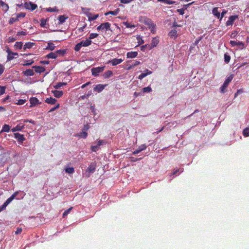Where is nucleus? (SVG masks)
<instances>
[{"label":"nucleus","instance_id":"obj_1","mask_svg":"<svg viewBox=\"0 0 249 249\" xmlns=\"http://www.w3.org/2000/svg\"><path fill=\"white\" fill-rule=\"evenodd\" d=\"M233 78V75L231 74L229 76H228L224 81V83L221 87L220 89V91L222 93H224L226 92L227 90L226 89L228 87L229 83L231 81Z\"/></svg>","mask_w":249,"mask_h":249},{"label":"nucleus","instance_id":"obj_2","mask_svg":"<svg viewBox=\"0 0 249 249\" xmlns=\"http://www.w3.org/2000/svg\"><path fill=\"white\" fill-rule=\"evenodd\" d=\"M143 23L145 25H147L150 29H151V32L152 33L155 32L156 25L153 23L151 19L147 18H144L143 19Z\"/></svg>","mask_w":249,"mask_h":249},{"label":"nucleus","instance_id":"obj_3","mask_svg":"<svg viewBox=\"0 0 249 249\" xmlns=\"http://www.w3.org/2000/svg\"><path fill=\"white\" fill-rule=\"evenodd\" d=\"M96 163L94 162H91L86 170V176L89 177L90 175L93 173L96 169Z\"/></svg>","mask_w":249,"mask_h":249},{"label":"nucleus","instance_id":"obj_4","mask_svg":"<svg viewBox=\"0 0 249 249\" xmlns=\"http://www.w3.org/2000/svg\"><path fill=\"white\" fill-rule=\"evenodd\" d=\"M95 143H96V145H92L90 147V148H91V150L92 152H96L98 149H99V147L104 144H106V142L104 140H98L97 142H95Z\"/></svg>","mask_w":249,"mask_h":249},{"label":"nucleus","instance_id":"obj_5","mask_svg":"<svg viewBox=\"0 0 249 249\" xmlns=\"http://www.w3.org/2000/svg\"><path fill=\"white\" fill-rule=\"evenodd\" d=\"M98 31H103L106 30V31L110 30V24L109 22H105L102 23L97 28Z\"/></svg>","mask_w":249,"mask_h":249},{"label":"nucleus","instance_id":"obj_6","mask_svg":"<svg viewBox=\"0 0 249 249\" xmlns=\"http://www.w3.org/2000/svg\"><path fill=\"white\" fill-rule=\"evenodd\" d=\"M14 137L17 140L18 143L21 144L25 140V138L23 135L19 133H15L14 134Z\"/></svg>","mask_w":249,"mask_h":249},{"label":"nucleus","instance_id":"obj_7","mask_svg":"<svg viewBox=\"0 0 249 249\" xmlns=\"http://www.w3.org/2000/svg\"><path fill=\"white\" fill-rule=\"evenodd\" d=\"M104 70V67H96V68H93L91 69V72L92 74L95 76H97L98 75V74L101 72H102Z\"/></svg>","mask_w":249,"mask_h":249},{"label":"nucleus","instance_id":"obj_8","mask_svg":"<svg viewBox=\"0 0 249 249\" xmlns=\"http://www.w3.org/2000/svg\"><path fill=\"white\" fill-rule=\"evenodd\" d=\"M24 7L26 9L30 10L31 11H33L35 10L37 8V5L36 4L33 3V2H25L24 3Z\"/></svg>","mask_w":249,"mask_h":249},{"label":"nucleus","instance_id":"obj_9","mask_svg":"<svg viewBox=\"0 0 249 249\" xmlns=\"http://www.w3.org/2000/svg\"><path fill=\"white\" fill-rule=\"evenodd\" d=\"M12 195H15V199L18 200L22 199L25 194L23 191H18L15 192Z\"/></svg>","mask_w":249,"mask_h":249},{"label":"nucleus","instance_id":"obj_10","mask_svg":"<svg viewBox=\"0 0 249 249\" xmlns=\"http://www.w3.org/2000/svg\"><path fill=\"white\" fill-rule=\"evenodd\" d=\"M238 16L237 15L231 16L229 17V20L226 22V26L232 25L235 19H237Z\"/></svg>","mask_w":249,"mask_h":249},{"label":"nucleus","instance_id":"obj_11","mask_svg":"<svg viewBox=\"0 0 249 249\" xmlns=\"http://www.w3.org/2000/svg\"><path fill=\"white\" fill-rule=\"evenodd\" d=\"M159 43V39L158 37H153L152 38V41L151 43H150V46H151V48L153 49L154 47H156Z\"/></svg>","mask_w":249,"mask_h":249},{"label":"nucleus","instance_id":"obj_12","mask_svg":"<svg viewBox=\"0 0 249 249\" xmlns=\"http://www.w3.org/2000/svg\"><path fill=\"white\" fill-rule=\"evenodd\" d=\"M152 73V71H151L148 70V69H146L138 77V78L140 80H142L147 75H149Z\"/></svg>","mask_w":249,"mask_h":249},{"label":"nucleus","instance_id":"obj_13","mask_svg":"<svg viewBox=\"0 0 249 249\" xmlns=\"http://www.w3.org/2000/svg\"><path fill=\"white\" fill-rule=\"evenodd\" d=\"M146 147L147 146H146V145L145 144H142V145H140V146H139L138 149H137L136 150H135L133 152V155H137V154H139V153H140L142 150H145L146 149Z\"/></svg>","mask_w":249,"mask_h":249},{"label":"nucleus","instance_id":"obj_14","mask_svg":"<svg viewBox=\"0 0 249 249\" xmlns=\"http://www.w3.org/2000/svg\"><path fill=\"white\" fill-rule=\"evenodd\" d=\"M30 102L31 103L30 107L35 106L36 105L40 103L36 97H31L30 99Z\"/></svg>","mask_w":249,"mask_h":249},{"label":"nucleus","instance_id":"obj_15","mask_svg":"<svg viewBox=\"0 0 249 249\" xmlns=\"http://www.w3.org/2000/svg\"><path fill=\"white\" fill-rule=\"evenodd\" d=\"M24 128V125L23 124H19L17 125L15 127L13 128L12 131L13 132H15L17 131H21Z\"/></svg>","mask_w":249,"mask_h":249},{"label":"nucleus","instance_id":"obj_16","mask_svg":"<svg viewBox=\"0 0 249 249\" xmlns=\"http://www.w3.org/2000/svg\"><path fill=\"white\" fill-rule=\"evenodd\" d=\"M105 88V86L102 84L96 85L94 88L93 89L94 91L98 92L102 91Z\"/></svg>","mask_w":249,"mask_h":249},{"label":"nucleus","instance_id":"obj_17","mask_svg":"<svg viewBox=\"0 0 249 249\" xmlns=\"http://www.w3.org/2000/svg\"><path fill=\"white\" fill-rule=\"evenodd\" d=\"M33 68L35 69L36 72L41 73L45 71V68L41 66H34Z\"/></svg>","mask_w":249,"mask_h":249},{"label":"nucleus","instance_id":"obj_18","mask_svg":"<svg viewBox=\"0 0 249 249\" xmlns=\"http://www.w3.org/2000/svg\"><path fill=\"white\" fill-rule=\"evenodd\" d=\"M68 18L66 15H60L58 17V20L59 21V24H61L64 23L66 21V19Z\"/></svg>","mask_w":249,"mask_h":249},{"label":"nucleus","instance_id":"obj_19","mask_svg":"<svg viewBox=\"0 0 249 249\" xmlns=\"http://www.w3.org/2000/svg\"><path fill=\"white\" fill-rule=\"evenodd\" d=\"M52 93L53 94L54 96L57 98L61 97L63 95V92L62 91L57 90H53Z\"/></svg>","mask_w":249,"mask_h":249},{"label":"nucleus","instance_id":"obj_20","mask_svg":"<svg viewBox=\"0 0 249 249\" xmlns=\"http://www.w3.org/2000/svg\"><path fill=\"white\" fill-rule=\"evenodd\" d=\"M23 74L25 76H33L35 73L32 69H27V70L23 71Z\"/></svg>","mask_w":249,"mask_h":249},{"label":"nucleus","instance_id":"obj_21","mask_svg":"<svg viewBox=\"0 0 249 249\" xmlns=\"http://www.w3.org/2000/svg\"><path fill=\"white\" fill-rule=\"evenodd\" d=\"M87 16L88 17L89 20L91 21L97 19V18L98 17V15H93L91 13H88V14H87Z\"/></svg>","mask_w":249,"mask_h":249},{"label":"nucleus","instance_id":"obj_22","mask_svg":"<svg viewBox=\"0 0 249 249\" xmlns=\"http://www.w3.org/2000/svg\"><path fill=\"white\" fill-rule=\"evenodd\" d=\"M82 47H87L91 44L92 41L89 39L82 40L80 42Z\"/></svg>","mask_w":249,"mask_h":249},{"label":"nucleus","instance_id":"obj_23","mask_svg":"<svg viewBox=\"0 0 249 249\" xmlns=\"http://www.w3.org/2000/svg\"><path fill=\"white\" fill-rule=\"evenodd\" d=\"M76 136L81 138L86 139L88 136V133L86 131L82 130V131L78 133Z\"/></svg>","mask_w":249,"mask_h":249},{"label":"nucleus","instance_id":"obj_24","mask_svg":"<svg viewBox=\"0 0 249 249\" xmlns=\"http://www.w3.org/2000/svg\"><path fill=\"white\" fill-rule=\"evenodd\" d=\"M212 13L217 18L220 19V12L218 11L217 7L214 8L212 10Z\"/></svg>","mask_w":249,"mask_h":249},{"label":"nucleus","instance_id":"obj_25","mask_svg":"<svg viewBox=\"0 0 249 249\" xmlns=\"http://www.w3.org/2000/svg\"><path fill=\"white\" fill-rule=\"evenodd\" d=\"M138 55V52H130L127 53V57L130 58H133L136 57Z\"/></svg>","mask_w":249,"mask_h":249},{"label":"nucleus","instance_id":"obj_26","mask_svg":"<svg viewBox=\"0 0 249 249\" xmlns=\"http://www.w3.org/2000/svg\"><path fill=\"white\" fill-rule=\"evenodd\" d=\"M120 11V9L119 8H117L114 11H109L107 13H105L106 16H107L108 15L111 14L113 16H116L118 15Z\"/></svg>","mask_w":249,"mask_h":249},{"label":"nucleus","instance_id":"obj_27","mask_svg":"<svg viewBox=\"0 0 249 249\" xmlns=\"http://www.w3.org/2000/svg\"><path fill=\"white\" fill-rule=\"evenodd\" d=\"M0 5L2 7L3 10L6 12L9 9V6L2 0L0 1Z\"/></svg>","mask_w":249,"mask_h":249},{"label":"nucleus","instance_id":"obj_28","mask_svg":"<svg viewBox=\"0 0 249 249\" xmlns=\"http://www.w3.org/2000/svg\"><path fill=\"white\" fill-rule=\"evenodd\" d=\"M55 48V46L54 45V44L51 42H49L48 43V45L45 48V49L47 50L53 51L54 50Z\"/></svg>","mask_w":249,"mask_h":249},{"label":"nucleus","instance_id":"obj_29","mask_svg":"<svg viewBox=\"0 0 249 249\" xmlns=\"http://www.w3.org/2000/svg\"><path fill=\"white\" fill-rule=\"evenodd\" d=\"M56 101L57 100L53 98L52 97H50V98H47L45 100L46 103L51 105L55 104Z\"/></svg>","mask_w":249,"mask_h":249},{"label":"nucleus","instance_id":"obj_30","mask_svg":"<svg viewBox=\"0 0 249 249\" xmlns=\"http://www.w3.org/2000/svg\"><path fill=\"white\" fill-rule=\"evenodd\" d=\"M169 36L171 37H174L175 38H176L178 36L177 31L175 29L172 30L169 33Z\"/></svg>","mask_w":249,"mask_h":249},{"label":"nucleus","instance_id":"obj_31","mask_svg":"<svg viewBox=\"0 0 249 249\" xmlns=\"http://www.w3.org/2000/svg\"><path fill=\"white\" fill-rule=\"evenodd\" d=\"M123 61L122 59L114 58L111 60V64L112 66H116L120 64Z\"/></svg>","mask_w":249,"mask_h":249},{"label":"nucleus","instance_id":"obj_32","mask_svg":"<svg viewBox=\"0 0 249 249\" xmlns=\"http://www.w3.org/2000/svg\"><path fill=\"white\" fill-rule=\"evenodd\" d=\"M55 53L57 54V57L58 56H63L65 54L66 50L65 49L59 50L55 51Z\"/></svg>","mask_w":249,"mask_h":249},{"label":"nucleus","instance_id":"obj_33","mask_svg":"<svg viewBox=\"0 0 249 249\" xmlns=\"http://www.w3.org/2000/svg\"><path fill=\"white\" fill-rule=\"evenodd\" d=\"M35 45L34 43L28 42L25 43L23 49L25 51L27 49H30L33 47V46Z\"/></svg>","mask_w":249,"mask_h":249},{"label":"nucleus","instance_id":"obj_34","mask_svg":"<svg viewBox=\"0 0 249 249\" xmlns=\"http://www.w3.org/2000/svg\"><path fill=\"white\" fill-rule=\"evenodd\" d=\"M46 57L48 59H55L57 57V54L55 52H51L46 55Z\"/></svg>","mask_w":249,"mask_h":249},{"label":"nucleus","instance_id":"obj_35","mask_svg":"<svg viewBox=\"0 0 249 249\" xmlns=\"http://www.w3.org/2000/svg\"><path fill=\"white\" fill-rule=\"evenodd\" d=\"M152 91V89L150 86H148L147 87H145L142 88V90L141 91L142 93V95H143L144 93H149Z\"/></svg>","mask_w":249,"mask_h":249},{"label":"nucleus","instance_id":"obj_36","mask_svg":"<svg viewBox=\"0 0 249 249\" xmlns=\"http://www.w3.org/2000/svg\"><path fill=\"white\" fill-rule=\"evenodd\" d=\"M10 129V126L6 124H4L2 127V128L1 130L0 131V133H2L3 132H8L9 131Z\"/></svg>","mask_w":249,"mask_h":249},{"label":"nucleus","instance_id":"obj_37","mask_svg":"<svg viewBox=\"0 0 249 249\" xmlns=\"http://www.w3.org/2000/svg\"><path fill=\"white\" fill-rule=\"evenodd\" d=\"M66 83L58 82L55 85H54L53 87L56 89H59L62 86L66 85Z\"/></svg>","mask_w":249,"mask_h":249},{"label":"nucleus","instance_id":"obj_38","mask_svg":"<svg viewBox=\"0 0 249 249\" xmlns=\"http://www.w3.org/2000/svg\"><path fill=\"white\" fill-rule=\"evenodd\" d=\"M151 49V46H150L149 44H146L141 47V50L142 51H145L146 50H150Z\"/></svg>","mask_w":249,"mask_h":249},{"label":"nucleus","instance_id":"obj_39","mask_svg":"<svg viewBox=\"0 0 249 249\" xmlns=\"http://www.w3.org/2000/svg\"><path fill=\"white\" fill-rule=\"evenodd\" d=\"M112 74H113L112 71L108 70V71H106L104 73L103 76L105 78H109V77H111L112 75Z\"/></svg>","mask_w":249,"mask_h":249},{"label":"nucleus","instance_id":"obj_40","mask_svg":"<svg viewBox=\"0 0 249 249\" xmlns=\"http://www.w3.org/2000/svg\"><path fill=\"white\" fill-rule=\"evenodd\" d=\"M23 46V43L22 42H16L14 47L16 49H21Z\"/></svg>","mask_w":249,"mask_h":249},{"label":"nucleus","instance_id":"obj_41","mask_svg":"<svg viewBox=\"0 0 249 249\" xmlns=\"http://www.w3.org/2000/svg\"><path fill=\"white\" fill-rule=\"evenodd\" d=\"M48 18H42L41 19V23H40V26L41 27H44V28H46V23L48 21Z\"/></svg>","mask_w":249,"mask_h":249},{"label":"nucleus","instance_id":"obj_42","mask_svg":"<svg viewBox=\"0 0 249 249\" xmlns=\"http://www.w3.org/2000/svg\"><path fill=\"white\" fill-rule=\"evenodd\" d=\"M65 171L67 173L71 174L74 173V169L73 167H67L65 169Z\"/></svg>","mask_w":249,"mask_h":249},{"label":"nucleus","instance_id":"obj_43","mask_svg":"<svg viewBox=\"0 0 249 249\" xmlns=\"http://www.w3.org/2000/svg\"><path fill=\"white\" fill-rule=\"evenodd\" d=\"M158 1L162 2L167 4H173L176 3V1L171 0H158Z\"/></svg>","mask_w":249,"mask_h":249},{"label":"nucleus","instance_id":"obj_44","mask_svg":"<svg viewBox=\"0 0 249 249\" xmlns=\"http://www.w3.org/2000/svg\"><path fill=\"white\" fill-rule=\"evenodd\" d=\"M15 199V195H12L10 197H9L4 203L7 206L11 202V201Z\"/></svg>","mask_w":249,"mask_h":249},{"label":"nucleus","instance_id":"obj_45","mask_svg":"<svg viewBox=\"0 0 249 249\" xmlns=\"http://www.w3.org/2000/svg\"><path fill=\"white\" fill-rule=\"evenodd\" d=\"M231 59V56L227 53L224 54V61L226 63H229Z\"/></svg>","mask_w":249,"mask_h":249},{"label":"nucleus","instance_id":"obj_46","mask_svg":"<svg viewBox=\"0 0 249 249\" xmlns=\"http://www.w3.org/2000/svg\"><path fill=\"white\" fill-rule=\"evenodd\" d=\"M46 11L50 12H57L58 9L56 8V7H54L53 8H47L46 9Z\"/></svg>","mask_w":249,"mask_h":249},{"label":"nucleus","instance_id":"obj_47","mask_svg":"<svg viewBox=\"0 0 249 249\" xmlns=\"http://www.w3.org/2000/svg\"><path fill=\"white\" fill-rule=\"evenodd\" d=\"M98 36V34L96 33H91L89 37V39L90 40L96 38Z\"/></svg>","mask_w":249,"mask_h":249},{"label":"nucleus","instance_id":"obj_48","mask_svg":"<svg viewBox=\"0 0 249 249\" xmlns=\"http://www.w3.org/2000/svg\"><path fill=\"white\" fill-rule=\"evenodd\" d=\"M82 47L81 43L79 42L75 46L74 49L76 52H78Z\"/></svg>","mask_w":249,"mask_h":249},{"label":"nucleus","instance_id":"obj_49","mask_svg":"<svg viewBox=\"0 0 249 249\" xmlns=\"http://www.w3.org/2000/svg\"><path fill=\"white\" fill-rule=\"evenodd\" d=\"M26 63L23 64V66H29L31 65H32L34 63V61L32 60H25Z\"/></svg>","mask_w":249,"mask_h":249},{"label":"nucleus","instance_id":"obj_50","mask_svg":"<svg viewBox=\"0 0 249 249\" xmlns=\"http://www.w3.org/2000/svg\"><path fill=\"white\" fill-rule=\"evenodd\" d=\"M18 18H17V17H16V18H11L9 20V24H13L16 21H18Z\"/></svg>","mask_w":249,"mask_h":249},{"label":"nucleus","instance_id":"obj_51","mask_svg":"<svg viewBox=\"0 0 249 249\" xmlns=\"http://www.w3.org/2000/svg\"><path fill=\"white\" fill-rule=\"evenodd\" d=\"M72 209V207H71L66 211H65L63 213V217H65V216H66L70 213Z\"/></svg>","mask_w":249,"mask_h":249},{"label":"nucleus","instance_id":"obj_52","mask_svg":"<svg viewBox=\"0 0 249 249\" xmlns=\"http://www.w3.org/2000/svg\"><path fill=\"white\" fill-rule=\"evenodd\" d=\"M90 111L92 113V115L95 116L96 115V111H95L94 106H92L91 105L90 107Z\"/></svg>","mask_w":249,"mask_h":249},{"label":"nucleus","instance_id":"obj_53","mask_svg":"<svg viewBox=\"0 0 249 249\" xmlns=\"http://www.w3.org/2000/svg\"><path fill=\"white\" fill-rule=\"evenodd\" d=\"M123 24L125 26V27L126 28H134L135 27V26L134 25H131L129 23H128V22H124Z\"/></svg>","mask_w":249,"mask_h":249},{"label":"nucleus","instance_id":"obj_54","mask_svg":"<svg viewBox=\"0 0 249 249\" xmlns=\"http://www.w3.org/2000/svg\"><path fill=\"white\" fill-rule=\"evenodd\" d=\"M26 100L25 99H19L18 100V102L16 103L18 105H23Z\"/></svg>","mask_w":249,"mask_h":249},{"label":"nucleus","instance_id":"obj_55","mask_svg":"<svg viewBox=\"0 0 249 249\" xmlns=\"http://www.w3.org/2000/svg\"><path fill=\"white\" fill-rule=\"evenodd\" d=\"M5 87L0 86V95L3 94L5 93Z\"/></svg>","mask_w":249,"mask_h":249},{"label":"nucleus","instance_id":"obj_56","mask_svg":"<svg viewBox=\"0 0 249 249\" xmlns=\"http://www.w3.org/2000/svg\"><path fill=\"white\" fill-rule=\"evenodd\" d=\"M60 107V105L59 104H57L54 107H52L50 110L49 112H52L54 110H55L56 109Z\"/></svg>","mask_w":249,"mask_h":249},{"label":"nucleus","instance_id":"obj_57","mask_svg":"<svg viewBox=\"0 0 249 249\" xmlns=\"http://www.w3.org/2000/svg\"><path fill=\"white\" fill-rule=\"evenodd\" d=\"M81 10L82 12L87 15L88 13H89V8H85V7H81Z\"/></svg>","mask_w":249,"mask_h":249},{"label":"nucleus","instance_id":"obj_58","mask_svg":"<svg viewBox=\"0 0 249 249\" xmlns=\"http://www.w3.org/2000/svg\"><path fill=\"white\" fill-rule=\"evenodd\" d=\"M230 44L231 45V46H234L237 45L238 44H242L243 43L241 42H237L235 41L231 40L230 41Z\"/></svg>","mask_w":249,"mask_h":249},{"label":"nucleus","instance_id":"obj_59","mask_svg":"<svg viewBox=\"0 0 249 249\" xmlns=\"http://www.w3.org/2000/svg\"><path fill=\"white\" fill-rule=\"evenodd\" d=\"M16 40H17V38L16 37H9L8 38V43H12V42H14Z\"/></svg>","mask_w":249,"mask_h":249},{"label":"nucleus","instance_id":"obj_60","mask_svg":"<svg viewBox=\"0 0 249 249\" xmlns=\"http://www.w3.org/2000/svg\"><path fill=\"white\" fill-rule=\"evenodd\" d=\"M25 15H26V14L25 13L21 12L20 13H18L17 15V17L18 19L19 18H24L25 16Z\"/></svg>","mask_w":249,"mask_h":249},{"label":"nucleus","instance_id":"obj_61","mask_svg":"<svg viewBox=\"0 0 249 249\" xmlns=\"http://www.w3.org/2000/svg\"><path fill=\"white\" fill-rule=\"evenodd\" d=\"M133 0H120L121 3H124V4H127L131 1H132Z\"/></svg>","mask_w":249,"mask_h":249},{"label":"nucleus","instance_id":"obj_62","mask_svg":"<svg viewBox=\"0 0 249 249\" xmlns=\"http://www.w3.org/2000/svg\"><path fill=\"white\" fill-rule=\"evenodd\" d=\"M202 38V36H199L197 39H196L195 41V42H194V45H197L198 43L201 40Z\"/></svg>","mask_w":249,"mask_h":249},{"label":"nucleus","instance_id":"obj_63","mask_svg":"<svg viewBox=\"0 0 249 249\" xmlns=\"http://www.w3.org/2000/svg\"><path fill=\"white\" fill-rule=\"evenodd\" d=\"M243 90L242 89H238L234 94V98H236L239 94L243 93Z\"/></svg>","mask_w":249,"mask_h":249},{"label":"nucleus","instance_id":"obj_64","mask_svg":"<svg viewBox=\"0 0 249 249\" xmlns=\"http://www.w3.org/2000/svg\"><path fill=\"white\" fill-rule=\"evenodd\" d=\"M177 12H178L180 15H183L184 14V9H177Z\"/></svg>","mask_w":249,"mask_h":249}]
</instances>
